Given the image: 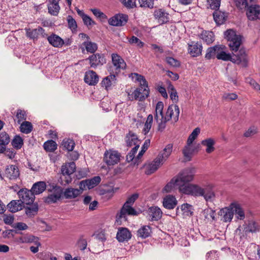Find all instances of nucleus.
I'll return each instance as SVG.
<instances>
[{
	"label": "nucleus",
	"instance_id": "f257e3e1",
	"mask_svg": "<svg viewBox=\"0 0 260 260\" xmlns=\"http://www.w3.org/2000/svg\"><path fill=\"white\" fill-rule=\"evenodd\" d=\"M139 194L135 193L128 198L120 211L116 215V223L121 225L123 221L127 220V215H136L137 212L132 207L135 201L138 198Z\"/></svg>",
	"mask_w": 260,
	"mask_h": 260
},
{
	"label": "nucleus",
	"instance_id": "f03ea898",
	"mask_svg": "<svg viewBox=\"0 0 260 260\" xmlns=\"http://www.w3.org/2000/svg\"><path fill=\"white\" fill-rule=\"evenodd\" d=\"M195 174L194 168H186L175 177L177 181L178 188L180 192L182 191V189H185L190 184L189 182L193 181Z\"/></svg>",
	"mask_w": 260,
	"mask_h": 260
},
{
	"label": "nucleus",
	"instance_id": "7ed1b4c3",
	"mask_svg": "<svg viewBox=\"0 0 260 260\" xmlns=\"http://www.w3.org/2000/svg\"><path fill=\"white\" fill-rule=\"evenodd\" d=\"M224 36L229 42L230 49L234 52H237L242 43L241 36L236 34L233 29H229L225 31Z\"/></svg>",
	"mask_w": 260,
	"mask_h": 260
},
{
	"label": "nucleus",
	"instance_id": "20e7f679",
	"mask_svg": "<svg viewBox=\"0 0 260 260\" xmlns=\"http://www.w3.org/2000/svg\"><path fill=\"white\" fill-rule=\"evenodd\" d=\"M76 169V164L74 162L66 163L61 166V171L62 176L60 177L61 183L62 185L68 184L72 181L71 175L73 174Z\"/></svg>",
	"mask_w": 260,
	"mask_h": 260
},
{
	"label": "nucleus",
	"instance_id": "39448f33",
	"mask_svg": "<svg viewBox=\"0 0 260 260\" xmlns=\"http://www.w3.org/2000/svg\"><path fill=\"white\" fill-rule=\"evenodd\" d=\"M179 114L180 110L178 105H171L169 106L164 118L165 128L166 122L171 119H172L175 122H177L179 119Z\"/></svg>",
	"mask_w": 260,
	"mask_h": 260
},
{
	"label": "nucleus",
	"instance_id": "423d86ee",
	"mask_svg": "<svg viewBox=\"0 0 260 260\" xmlns=\"http://www.w3.org/2000/svg\"><path fill=\"white\" fill-rule=\"evenodd\" d=\"M164 103L158 102L155 106L154 119L158 124V129L162 131L165 128L164 116L163 115Z\"/></svg>",
	"mask_w": 260,
	"mask_h": 260
},
{
	"label": "nucleus",
	"instance_id": "0eeeda50",
	"mask_svg": "<svg viewBox=\"0 0 260 260\" xmlns=\"http://www.w3.org/2000/svg\"><path fill=\"white\" fill-rule=\"evenodd\" d=\"M255 3V0L250 3L246 11L248 19L251 21L260 20V6Z\"/></svg>",
	"mask_w": 260,
	"mask_h": 260
},
{
	"label": "nucleus",
	"instance_id": "6e6552de",
	"mask_svg": "<svg viewBox=\"0 0 260 260\" xmlns=\"http://www.w3.org/2000/svg\"><path fill=\"white\" fill-rule=\"evenodd\" d=\"M120 154L116 150H107L104 154V161L108 166L118 164L120 159Z\"/></svg>",
	"mask_w": 260,
	"mask_h": 260
},
{
	"label": "nucleus",
	"instance_id": "1a4fd4ad",
	"mask_svg": "<svg viewBox=\"0 0 260 260\" xmlns=\"http://www.w3.org/2000/svg\"><path fill=\"white\" fill-rule=\"evenodd\" d=\"M22 204L29 205L34 203L35 197L31 190L26 188L21 189L17 193Z\"/></svg>",
	"mask_w": 260,
	"mask_h": 260
},
{
	"label": "nucleus",
	"instance_id": "9d476101",
	"mask_svg": "<svg viewBox=\"0 0 260 260\" xmlns=\"http://www.w3.org/2000/svg\"><path fill=\"white\" fill-rule=\"evenodd\" d=\"M111 57L113 65L115 68V71L111 68L109 71H112L113 73L117 74L121 70L125 69L126 66V63L120 56L116 53H113L111 55Z\"/></svg>",
	"mask_w": 260,
	"mask_h": 260
},
{
	"label": "nucleus",
	"instance_id": "9b49d317",
	"mask_svg": "<svg viewBox=\"0 0 260 260\" xmlns=\"http://www.w3.org/2000/svg\"><path fill=\"white\" fill-rule=\"evenodd\" d=\"M128 16L124 14H117L108 20L110 25L114 26H124L127 22Z\"/></svg>",
	"mask_w": 260,
	"mask_h": 260
},
{
	"label": "nucleus",
	"instance_id": "f8f14e48",
	"mask_svg": "<svg viewBox=\"0 0 260 260\" xmlns=\"http://www.w3.org/2000/svg\"><path fill=\"white\" fill-rule=\"evenodd\" d=\"M218 215L221 217V221L224 222H231L234 216L231 203L229 206L221 209L219 211Z\"/></svg>",
	"mask_w": 260,
	"mask_h": 260
},
{
	"label": "nucleus",
	"instance_id": "ddd939ff",
	"mask_svg": "<svg viewBox=\"0 0 260 260\" xmlns=\"http://www.w3.org/2000/svg\"><path fill=\"white\" fill-rule=\"evenodd\" d=\"M182 189L183 190L181 192L183 193L199 197L202 196L204 194V188H202L197 185L191 184L187 186L185 189Z\"/></svg>",
	"mask_w": 260,
	"mask_h": 260
},
{
	"label": "nucleus",
	"instance_id": "4468645a",
	"mask_svg": "<svg viewBox=\"0 0 260 260\" xmlns=\"http://www.w3.org/2000/svg\"><path fill=\"white\" fill-rule=\"evenodd\" d=\"M173 149V145L168 144L165 148L160 151L155 159L162 165L170 156Z\"/></svg>",
	"mask_w": 260,
	"mask_h": 260
},
{
	"label": "nucleus",
	"instance_id": "2eb2a0df",
	"mask_svg": "<svg viewBox=\"0 0 260 260\" xmlns=\"http://www.w3.org/2000/svg\"><path fill=\"white\" fill-rule=\"evenodd\" d=\"M149 90L148 86H140V87L137 88L133 92L134 99L136 100L142 101L146 99L149 95Z\"/></svg>",
	"mask_w": 260,
	"mask_h": 260
},
{
	"label": "nucleus",
	"instance_id": "dca6fc26",
	"mask_svg": "<svg viewBox=\"0 0 260 260\" xmlns=\"http://www.w3.org/2000/svg\"><path fill=\"white\" fill-rule=\"evenodd\" d=\"M101 179L99 176H95L90 179L83 180L80 182V188L83 191L86 188L91 189L98 185L101 182Z\"/></svg>",
	"mask_w": 260,
	"mask_h": 260
},
{
	"label": "nucleus",
	"instance_id": "f3484780",
	"mask_svg": "<svg viewBox=\"0 0 260 260\" xmlns=\"http://www.w3.org/2000/svg\"><path fill=\"white\" fill-rule=\"evenodd\" d=\"M90 67L95 68L99 66H102L106 63V59L103 54L99 53L90 55L88 58Z\"/></svg>",
	"mask_w": 260,
	"mask_h": 260
},
{
	"label": "nucleus",
	"instance_id": "a211bd4d",
	"mask_svg": "<svg viewBox=\"0 0 260 260\" xmlns=\"http://www.w3.org/2000/svg\"><path fill=\"white\" fill-rule=\"evenodd\" d=\"M188 53L193 57L199 56L201 55L203 47L201 43L192 41L188 44Z\"/></svg>",
	"mask_w": 260,
	"mask_h": 260
},
{
	"label": "nucleus",
	"instance_id": "6ab92c4d",
	"mask_svg": "<svg viewBox=\"0 0 260 260\" xmlns=\"http://www.w3.org/2000/svg\"><path fill=\"white\" fill-rule=\"evenodd\" d=\"M154 16L158 22L162 24L167 23L170 19L169 14L165 10L159 9L154 11Z\"/></svg>",
	"mask_w": 260,
	"mask_h": 260
},
{
	"label": "nucleus",
	"instance_id": "aec40b11",
	"mask_svg": "<svg viewBox=\"0 0 260 260\" xmlns=\"http://www.w3.org/2000/svg\"><path fill=\"white\" fill-rule=\"evenodd\" d=\"M132 237L129 230L126 228H119L116 234V239L119 242L128 241Z\"/></svg>",
	"mask_w": 260,
	"mask_h": 260
},
{
	"label": "nucleus",
	"instance_id": "412c9836",
	"mask_svg": "<svg viewBox=\"0 0 260 260\" xmlns=\"http://www.w3.org/2000/svg\"><path fill=\"white\" fill-rule=\"evenodd\" d=\"M116 78L114 73L105 77L101 82V85L107 90L111 89L116 84Z\"/></svg>",
	"mask_w": 260,
	"mask_h": 260
},
{
	"label": "nucleus",
	"instance_id": "4be33fe9",
	"mask_svg": "<svg viewBox=\"0 0 260 260\" xmlns=\"http://www.w3.org/2000/svg\"><path fill=\"white\" fill-rule=\"evenodd\" d=\"M99 76L96 73L91 70L85 72L84 80L86 83L89 85H95L99 82Z\"/></svg>",
	"mask_w": 260,
	"mask_h": 260
},
{
	"label": "nucleus",
	"instance_id": "5701e85b",
	"mask_svg": "<svg viewBox=\"0 0 260 260\" xmlns=\"http://www.w3.org/2000/svg\"><path fill=\"white\" fill-rule=\"evenodd\" d=\"M231 207H233V215L237 219L243 220L245 217V212L241 205L237 202L231 203Z\"/></svg>",
	"mask_w": 260,
	"mask_h": 260
},
{
	"label": "nucleus",
	"instance_id": "b1692460",
	"mask_svg": "<svg viewBox=\"0 0 260 260\" xmlns=\"http://www.w3.org/2000/svg\"><path fill=\"white\" fill-rule=\"evenodd\" d=\"M162 165L155 158L144 166L145 169V173L147 175H150L155 172Z\"/></svg>",
	"mask_w": 260,
	"mask_h": 260
},
{
	"label": "nucleus",
	"instance_id": "393cba45",
	"mask_svg": "<svg viewBox=\"0 0 260 260\" xmlns=\"http://www.w3.org/2000/svg\"><path fill=\"white\" fill-rule=\"evenodd\" d=\"M148 217L151 221H156L160 219L162 216V211L157 207H151L148 211Z\"/></svg>",
	"mask_w": 260,
	"mask_h": 260
},
{
	"label": "nucleus",
	"instance_id": "a878e982",
	"mask_svg": "<svg viewBox=\"0 0 260 260\" xmlns=\"http://www.w3.org/2000/svg\"><path fill=\"white\" fill-rule=\"evenodd\" d=\"M82 190L80 188L79 189L73 188H66L63 191V197L66 199H75L81 194Z\"/></svg>",
	"mask_w": 260,
	"mask_h": 260
},
{
	"label": "nucleus",
	"instance_id": "bb28decb",
	"mask_svg": "<svg viewBox=\"0 0 260 260\" xmlns=\"http://www.w3.org/2000/svg\"><path fill=\"white\" fill-rule=\"evenodd\" d=\"M5 175L11 180L17 178L19 175L18 168L15 165L8 166L6 169Z\"/></svg>",
	"mask_w": 260,
	"mask_h": 260
},
{
	"label": "nucleus",
	"instance_id": "cd10ccee",
	"mask_svg": "<svg viewBox=\"0 0 260 260\" xmlns=\"http://www.w3.org/2000/svg\"><path fill=\"white\" fill-rule=\"evenodd\" d=\"M164 207L168 209H173L177 204V201L175 197L172 195L166 196L162 202Z\"/></svg>",
	"mask_w": 260,
	"mask_h": 260
},
{
	"label": "nucleus",
	"instance_id": "c85d7f7f",
	"mask_svg": "<svg viewBox=\"0 0 260 260\" xmlns=\"http://www.w3.org/2000/svg\"><path fill=\"white\" fill-rule=\"evenodd\" d=\"M24 207L25 213L28 217H32L36 215L39 210L38 205L37 203H33L27 205Z\"/></svg>",
	"mask_w": 260,
	"mask_h": 260
},
{
	"label": "nucleus",
	"instance_id": "c756f323",
	"mask_svg": "<svg viewBox=\"0 0 260 260\" xmlns=\"http://www.w3.org/2000/svg\"><path fill=\"white\" fill-rule=\"evenodd\" d=\"M235 57L236 58L233 57L232 61L237 64L243 63L245 65L248 61L247 55L243 49L239 50L238 54L235 55Z\"/></svg>",
	"mask_w": 260,
	"mask_h": 260
},
{
	"label": "nucleus",
	"instance_id": "7c9ffc66",
	"mask_svg": "<svg viewBox=\"0 0 260 260\" xmlns=\"http://www.w3.org/2000/svg\"><path fill=\"white\" fill-rule=\"evenodd\" d=\"M225 46L222 45H220L219 49L216 55V58L218 59L222 60L224 61H228L233 60V57L230 53H226L225 51Z\"/></svg>",
	"mask_w": 260,
	"mask_h": 260
},
{
	"label": "nucleus",
	"instance_id": "2f4dec72",
	"mask_svg": "<svg viewBox=\"0 0 260 260\" xmlns=\"http://www.w3.org/2000/svg\"><path fill=\"white\" fill-rule=\"evenodd\" d=\"M9 211L12 213L16 212L21 210L23 207H24L22 203L19 200H13L7 205Z\"/></svg>",
	"mask_w": 260,
	"mask_h": 260
},
{
	"label": "nucleus",
	"instance_id": "473e14b6",
	"mask_svg": "<svg viewBox=\"0 0 260 260\" xmlns=\"http://www.w3.org/2000/svg\"><path fill=\"white\" fill-rule=\"evenodd\" d=\"M46 188V184L44 181H39L34 183L31 188L34 196L42 193Z\"/></svg>",
	"mask_w": 260,
	"mask_h": 260
},
{
	"label": "nucleus",
	"instance_id": "72a5a7b5",
	"mask_svg": "<svg viewBox=\"0 0 260 260\" xmlns=\"http://www.w3.org/2000/svg\"><path fill=\"white\" fill-rule=\"evenodd\" d=\"M25 30L26 31L27 37L30 39H37L40 34L44 36L43 32L44 30L41 27H39L38 28L33 29L30 28H25Z\"/></svg>",
	"mask_w": 260,
	"mask_h": 260
},
{
	"label": "nucleus",
	"instance_id": "f704fd0d",
	"mask_svg": "<svg viewBox=\"0 0 260 260\" xmlns=\"http://www.w3.org/2000/svg\"><path fill=\"white\" fill-rule=\"evenodd\" d=\"M54 191L50 194V202H56L61 197H63V190L61 187L55 186L53 188Z\"/></svg>",
	"mask_w": 260,
	"mask_h": 260
},
{
	"label": "nucleus",
	"instance_id": "c9c22d12",
	"mask_svg": "<svg viewBox=\"0 0 260 260\" xmlns=\"http://www.w3.org/2000/svg\"><path fill=\"white\" fill-rule=\"evenodd\" d=\"M126 142L128 146L134 145L136 146L137 144L139 145V141L137 136L133 132H129L126 136Z\"/></svg>",
	"mask_w": 260,
	"mask_h": 260
},
{
	"label": "nucleus",
	"instance_id": "e433bc0d",
	"mask_svg": "<svg viewBox=\"0 0 260 260\" xmlns=\"http://www.w3.org/2000/svg\"><path fill=\"white\" fill-rule=\"evenodd\" d=\"M203 146H206V152L207 153H211L215 150L214 145L215 144V140L212 138H208L205 139L201 142Z\"/></svg>",
	"mask_w": 260,
	"mask_h": 260
},
{
	"label": "nucleus",
	"instance_id": "4c0bfd02",
	"mask_svg": "<svg viewBox=\"0 0 260 260\" xmlns=\"http://www.w3.org/2000/svg\"><path fill=\"white\" fill-rule=\"evenodd\" d=\"M212 187V185H210L208 187L204 188L202 197L207 202H212L215 199V195L214 191L211 189Z\"/></svg>",
	"mask_w": 260,
	"mask_h": 260
},
{
	"label": "nucleus",
	"instance_id": "58836bf2",
	"mask_svg": "<svg viewBox=\"0 0 260 260\" xmlns=\"http://www.w3.org/2000/svg\"><path fill=\"white\" fill-rule=\"evenodd\" d=\"M64 41L58 36L56 35H51L50 36V44L55 47H61L64 44Z\"/></svg>",
	"mask_w": 260,
	"mask_h": 260
},
{
	"label": "nucleus",
	"instance_id": "ea45409f",
	"mask_svg": "<svg viewBox=\"0 0 260 260\" xmlns=\"http://www.w3.org/2000/svg\"><path fill=\"white\" fill-rule=\"evenodd\" d=\"M226 16L224 12L216 11L213 13V18L217 25L223 24L226 20Z\"/></svg>",
	"mask_w": 260,
	"mask_h": 260
},
{
	"label": "nucleus",
	"instance_id": "a19ab883",
	"mask_svg": "<svg viewBox=\"0 0 260 260\" xmlns=\"http://www.w3.org/2000/svg\"><path fill=\"white\" fill-rule=\"evenodd\" d=\"M200 38L207 44L212 43L214 40V34L210 31H203L200 35Z\"/></svg>",
	"mask_w": 260,
	"mask_h": 260
},
{
	"label": "nucleus",
	"instance_id": "79ce46f5",
	"mask_svg": "<svg viewBox=\"0 0 260 260\" xmlns=\"http://www.w3.org/2000/svg\"><path fill=\"white\" fill-rule=\"evenodd\" d=\"M60 0H50V14L57 16L60 8L58 5Z\"/></svg>",
	"mask_w": 260,
	"mask_h": 260
},
{
	"label": "nucleus",
	"instance_id": "37998d69",
	"mask_svg": "<svg viewBox=\"0 0 260 260\" xmlns=\"http://www.w3.org/2000/svg\"><path fill=\"white\" fill-rule=\"evenodd\" d=\"M82 45L85 47L86 50L91 53H93L98 49L97 44L89 40L84 42Z\"/></svg>",
	"mask_w": 260,
	"mask_h": 260
},
{
	"label": "nucleus",
	"instance_id": "c03bdc74",
	"mask_svg": "<svg viewBox=\"0 0 260 260\" xmlns=\"http://www.w3.org/2000/svg\"><path fill=\"white\" fill-rule=\"evenodd\" d=\"M219 45H215L212 47H209L206 51L205 58L207 59H210L217 55Z\"/></svg>",
	"mask_w": 260,
	"mask_h": 260
},
{
	"label": "nucleus",
	"instance_id": "a18cd8bd",
	"mask_svg": "<svg viewBox=\"0 0 260 260\" xmlns=\"http://www.w3.org/2000/svg\"><path fill=\"white\" fill-rule=\"evenodd\" d=\"M151 233V229L149 226L144 225L142 226L137 232L138 236L142 238L148 237Z\"/></svg>",
	"mask_w": 260,
	"mask_h": 260
},
{
	"label": "nucleus",
	"instance_id": "49530a36",
	"mask_svg": "<svg viewBox=\"0 0 260 260\" xmlns=\"http://www.w3.org/2000/svg\"><path fill=\"white\" fill-rule=\"evenodd\" d=\"M176 187H178V182L176 178L174 177L166 184L163 189V191L166 192H170L174 190Z\"/></svg>",
	"mask_w": 260,
	"mask_h": 260
},
{
	"label": "nucleus",
	"instance_id": "de8ad7c7",
	"mask_svg": "<svg viewBox=\"0 0 260 260\" xmlns=\"http://www.w3.org/2000/svg\"><path fill=\"white\" fill-rule=\"evenodd\" d=\"M153 119V118L152 115L149 114L144 124V127L142 130V132L145 135H147L150 132L152 126Z\"/></svg>",
	"mask_w": 260,
	"mask_h": 260
},
{
	"label": "nucleus",
	"instance_id": "09e8293b",
	"mask_svg": "<svg viewBox=\"0 0 260 260\" xmlns=\"http://www.w3.org/2000/svg\"><path fill=\"white\" fill-rule=\"evenodd\" d=\"M20 124V129L22 133L27 134L31 132L32 125L30 122L25 121Z\"/></svg>",
	"mask_w": 260,
	"mask_h": 260
},
{
	"label": "nucleus",
	"instance_id": "8fccbe9b",
	"mask_svg": "<svg viewBox=\"0 0 260 260\" xmlns=\"http://www.w3.org/2000/svg\"><path fill=\"white\" fill-rule=\"evenodd\" d=\"M13 147L16 149H20L23 145V140L19 135L15 136L11 142Z\"/></svg>",
	"mask_w": 260,
	"mask_h": 260
},
{
	"label": "nucleus",
	"instance_id": "3c124183",
	"mask_svg": "<svg viewBox=\"0 0 260 260\" xmlns=\"http://www.w3.org/2000/svg\"><path fill=\"white\" fill-rule=\"evenodd\" d=\"M203 214L208 221L215 220V212L210 208L205 209L203 211Z\"/></svg>",
	"mask_w": 260,
	"mask_h": 260
},
{
	"label": "nucleus",
	"instance_id": "603ef678",
	"mask_svg": "<svg viewBox=\"0 0 260 260\" xmlns=\"http://www.w3.org/2000/svg\"><path fill=\"white\" fill-rule=\"evenodd\" d=\"M193 150H194L192 144H188L187 142L186 146L183 150L184 156L187 158L188 160H190Z\"/></svg>",
	"mask_w": 260,
	"mask_h": 260
},
{
	"label": "nucleus",
	"instance_id": "864d4df0",
	"mask_svg": "<svg viewBox=\"0 0 260 260\" xmlns=\"http://www.w3.org/2000/svg\"><path fill=\"white\" fill-rule=\"evenodd\" d=\"M245 232L255 233L258 230V225L255 221H250L245 229Z\"/></svg>",
	"mask_w": 260,
	"mask_h": 260
},
{
	"label": "nucleus",
	"instance_id": "5fc2aeb1",
	"mask_svg": "<svg viewBox=\"0 0 260 260\" xmlns=\"http://www.w3.org/2000/svg\"><path fill=\"white\" fill-rule=\"evenodd\" d=\"M62 145L67 150L71 151L74 149L75 144L73 140L68 139L63 140Z\"/></svg>",
	"mask_w": 260,
	"mask_h": 260
},
{
	"label": "nucleus",
	"instance_id": "6e6d98bb",
	"mask_svg": "<svg viewBox=\"0 0 260 260\" xmlns=\"http://www.w3.org/2000/svg\"><path fill=\"white\" fill-rule=\"evenodd\" d=\"M128 42L131 45H135L138 47L141 48L144 45V43L142 42L138 38L135 36H132L128 39Z\"/></svg>",
	"mask_w": 260,
	"mask_h": 260
},
{
	"label": "nucleus",
	"instance_id": "4d7b16f0",
	"mask_svg": "<svg viewBox=\"0 0 260 260\" xmlns=\"http://www.w3.org/2000/svg\"><path fill=\"white\" fill-rule=\"evenodd\" d=\"M19 241L21 243H35L38 241V238L32 235H27L20 238Z\"/></svg>",
	"mask_w": 260,
	"mask_h": 260
},
{
	"label": "nucleus",
	"instance_id": "13d9d810",
	"mask_svg": "<svg viewBox=\"0 0 260 260\" xmlns=\"http://www.w3.org/2000/svg\"><path fill=\"white\" fill-rule=\"evenodd\" d=\"M201 129L199 127H196L189 135L187 139V142L188 144H192L193 141L197 138L200 133Z\"/></svg>",
	"mask_w": 260,
	"mask_h": 260
},
{
	"label": "nucleus",
	"instance_id": "bf43d9fd",
	"mask_svg": "<svg viewBox=\"0 0 260 260\" xmlns=\"http://www.w3.org/2000/svg\"><path fill=\"white\" fill-rule=\"evenodd\" d=\"M168 91L170 92L171 99L175 103H177L178 101V96L177 92L175 89L174 86L172 84H170L168 87Z\"/></svg>",
	"mask_w": 260,
	"mask_h": 260
},
{
	"label": "nucleus",
	"instance_id": "052dcab7",
	"mask_svg": "<svg viewBox=\"0 0 260 260\" xmlns=\"http://www.w3.org/2000/svg\"><path fill=\"white\" fill-rule=\"evenodd\" d=\"M16 117L17 118V122L19 124H20L22 121L25 120L26 119V112L24 110L18 109L17 111Z\"/></svg>",
	"mask_w": 260,
	"mask_h": 260
},
{
	"label": "nucleus",
	"instance_id": "680f3d73",
	"mask_svg": "<svg viewBox=\"0 0 260 260\" xmlns=\"http://www.w3.org/2000/svg\"><path fill=\"white\" fill-rule=\"evenodd\" d=\"M248 1H249L250 3L254 1V0H234L236 6L241 10L245 9L248 7Z\"/></svg>",
	"mask_w": 260,
	"mask_h": 260
},
{
	"label": "nucleus",
	"instance_id": "e2e57ef3",
	"mask_svg": "<svg viewBox=\"0 0 260 260\" xmlns=\"http://www.w3.org/2000/svg\"><path fill=\"white\" fill-rule=\"evenodd\" d=\"M10 142V138L9 135L5 132L0 134V142L3 144L4 146H6Z\"/></svg>",
	"mask_w": 260,
	"mask_h": 260
},
{
	"label": "nucleus",
	"instance_id": "0e129e2a",
	"mask_svg": "<svg viewBox=\"0 0 260 260\" xmlns=\"http://www.w3.org/2000/svg\"><path fill=\"white\" fill-rule=\"evenodd\" d=\"M136 77V80L139 82L140 86H148V84L144 77L138 74V73L132 74Z\"/></svg>",
	"mask_w": 260,
	"mask_h": 260
},
{
	"label": "nucleus",
	"instance_id": "69168bd1",
	"mask_svg": "<svg viewBox=\"0 0 260 260\" xmlns=\"http://www.w3.org/2000/svg\"><path fill=\"white\" fill-rule=\"evenodd\" d=\"M139 148V145L137 144L136 146H135L132 150L128 153L126 156V160L127 161H131L135 160V154L137 152L138 148Z\"/></svg>",
	"mask_w": 260,
	"mask_h": 260
},
{
	"label": "nucleus",
	"instance_id": "338daca9",
	"mask_svg": "<svg viewBox=\"0 0 260 260\" xmlns=\"http://www.w3.org/2000/svg\"><path fill=\"white\" fill-rule=\"evenodd\" d=\"M67 21L69 27L72 30H76L77 27L75 20L70 15L67 17Z\"/></svg>",
	"mask_w": 260,
	"mask_h": 260
},
{
	"label": "nucleus",
	"instance_id": "774afa93",
	"mask_svg": "<svg viewBox=\"0 0 260 260\" xmlns=\"http://www.w3.org/2000/svg\"><path fill=\"white\" fill-rule=\"evenodd\" d=\"M180 209L184 214L187 215L192 214V206L188 204H183L181 207Z\"/></svg>",
	"mask_w": 260,
	"mask_h": 260
}]
</instances>
